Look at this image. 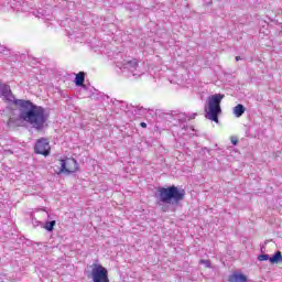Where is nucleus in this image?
I'll return each mask as SVG.
<instances>
[{"instance_id": "1", "label": "nucleus", "mask_w": 282, "mask_h": 282, "mask_svg": "<svg viewBox=\"0 0 282 282\" xmlns=\"http://www.w3.org/2000/svg\"><path fill=\"white\" fill-rule=\"evenodd\" d=\"M0 96L4 102L20 107V120L31 124L36 131H43L47 127L50 112L41 106L32 104L30 100L17 99L8 84H0Z\"/></svg>"}, {"instance_id": "2", "label": "nucleus", "mask_w": 282, "mask_h": 282, "mask_svg": "<svg viewBox=\"0 0 282 282\" xmlns=\"http://www.w3.org/2000/svg\"><path fill=\"white\" fill-rule=\"evenodd\" d=\"M186 192L184 189L177 188V186L172 185L170 187H161L159 189V197L163 204H172V206H177L180 202L184 199Z\"/></svg>"}, {"instance_id": "3", "label": "nucleus", "mask_w": 282, "mask_h": 282, "mask_svg": "<svg viewBox=\"0 0 282 282\" xmlns=\"http://www.w3.org/2000/svg\"><path fill=\"white\" fill-rule=\"evenodd\" d=\"M221 100L224 95L215 94L208 97L207 104L205 105L206 118L213 120V122H219V113H221Z\"/></svg>"}, {"instance_id": "4", "label": "nucleus", "mask_w": 282, "mask_h": 282, "mask_svg": "<svg viewBox=\"0 0 282 282\" xmlns=\"http://www.w3.org/2000/svg\"><path fill=\"white\" fill-rule=\"evenodd\" d=\"M116 67H118L128 78H140L144 70L138 64V59H123L122 62H116Z\"/></svg>"}, {"instance_id": "5", "label": "nucleus", "mask_w": 282, "mask_h": 282, "mask_svg": "<svg viewBox=\"0 0 282 282\" xmlns=\"http://www.w3.org/2000/svg\"><path fill=\"white\" fill-rule=\"evenodd\" d=\"M78 171V163L74 159L58 160L55 164V173H76Z\"/></svg>"}, {"instance_id": "6", "label": "nucleus", "mask_w": 282, "mask_h": 282, "mask_svg": "<svg viewBox=\"0 0 282 282\" xmlns=\"http://www.w3.org/2000/svg\"><path fill=\"white\" fill-rule=\"evenodd\" d=\"M90 275L93 282H109V271L100 264H93Z\"/></svg>"}, {"instance_id": "7", "label": "nucleus", "mask_w": 282, "mask_h": 282, "mask_svg": "<svg viewBox=\"0 0 282 282\" xmlns=\"http://www.w3.org/2000/svg\"><path fill=\"white\" fill-rule=\"evenodd\" d=\"M50 141L47 139H40L35 143V153L40 155H50Z\"/></svg>"}, {"instance_id": "8", "label": "nucleus", "mask_w": 282, "mask_h": 282, "mask_svg": "<svg viewBox=\"0 0 282 282\" xmlns=\"http://www.w3.org/2000/svg\"><path fill=\"white\" fill-rule=\"evenodd\" d=\"M229 282H246L248 281V278L243 275L242 273H232L229 275L228 279Z\"/></svg>"}, {"instance_id": "9", "label": "nucleus", "mask_w": 282, "mask_h": 282, "mask_svg": "<svg viewBox=\"0 0 282 282\" xmlns=\"http://www.w3.org/2000/svg\"><path fill=\"white\" fill-rule=\"evenodd\" d=\"M246 113V107L241 104H238L236 107H234V116L236 118H241Z\"/></svg>"}, {"instance_id": "10", "label": "nucleus", "mask_w": 282, "mask_h": 282, "mask_svg": "<svg viewBox=\"0 0 282 282\" xmlns=\"http://www.w3.org/2000/svg\"><path fill=\"white\" fill-rule=\"evenodd\" d=\"M84 83H85V73L80 72L75 77V85L77 87H84L85 86Z\"/></svg>"}, {"instance_id": "11", "label": "nucleus", "mask_w": 282, "mask_h": 282, "mask_svg": "<svg viewBox=\"0 0 282 282\" xmlns=\"http://www.w3.org/2000/svg\"><path fill=\"white\" fill-rule=\"evenodd\" d=\"M270 263H279L282 261L281 251H276L271 258H269Z\"/></svg>"}, {"instance_id": "12", "label": "nucleus", "mask_w": 282, "mask_h": 282, "mask_svg": "<svg viewBox=\"0 0 282 282\" xmlns=\"http://www.w3.org/2000/svg\"><path fill=\"white\" fill-rule=\"evenodd\" d=\"M54 226H56V220L46 221L43 228L48 232H52V230H54Z\"/></svg>"}, {"instance_id": "13", "label": "nucleus", "mask_w": 282, "mask_h": 282, "mask_svg": "<svg viewBox=\"0 0 282 282\" xmlns=\"http://www.w3.org/2000/svg\"><path fill=\"white\" fill-rule=\"evenodd\" d=\"M12 9V4L8 0H0V10H10Z\"/></svg>"}, {"instance_id": "14", "label": "nucleus", "mask_w": 282, "mask_h": 282, "mask_svg": "<svg viewBox=\"0 0 282 282\" xmlns=\"http://www.w3.org/2000/svg\"><path fill=\"white\" fill-rule=\"evenodd\" d=\"M31 221L34 227L36 226H43V223L39 221L34 215H31Z\"/></svg>"}, {"instance_id": "15", "label": "nucleus", "mask_w": 282, "mask_h": 282, "mask_svg": "<svg viewBox=\"0 0 282 282\" xmlns=\"http://www.w3.org/2000/svg\"><path fill=\"white\" fill-rule=\"evenodd\" d=\"M268 259H270V256H268V254H261L258 257L259 261H268Z\"/></svg>"}, {"instance_id": "16", "label": "nucleus", "mask_w": 282, "mask_h": 282, "mask_svg": "<svg viewBox=\"0 0 282 282\" xmlns=\"http://www.w3.org/2000/svg\"><path fill=\"white\" fill-rule=\"evenodd\" d=\"M199 263L205 265V268H210V260H200Z\"/></svg>"}, {"instance_id": "17", "label": "nucleus", "mask_w": 282, "mask_h": 282, "mask_svg": "<svg viewBox=\"0 0 282 282\" xmlns=\"http://www.w3.org/2000/svg\"><path fill=\"white\" fill-rule=\"evenodd\" d=\"M118 105H121V111H127V102L124 101H118Z\"/></svg>"}, {"instance_id": "18", "label": "nucleus", "mask_w": 282, "mask_h": 282, "mask_svg": "<svg viewBox=\"0 0 282 282\" xmlns=\"http://www.w3.org/2000/svg\"><path fill=\"white\" fill-rule=\"evenodd\" d=\"M41 214L43 215V217H47V219H50V213H47V210L41 209Z\"/></svg>"}, {"instance_id": "19", "label": "nucleus", "mask_w": 282, "mask_h": 282, "mask_svg": "<svg viewBox=\"0 0 282 282\" xmlns=\"http://www.w3.org/2000/svg\"><path fill=\"white\" fill-rule=\"evenodd\" d=\"M39 14H41L39 15L40 19H45V14H43L41 11H39Z\"/></svg>"}, {"instance_id": "20", "label": "nucleus", "mask_w": 282, "mask_h": 282, "mask_svg": "<svg viewBox=\"0 0 282 282\" xmlns=\"http://www.w3.org/2000/svg\"><path fill=\"white\" fill-rule=\"evenodd\" d=\"M140 127H142V129H147V123L145 122H141Z\"/></svg>"}, {"instance_id": "21", "label": "nucleus", "mask_w": 282, "mask_h": 282, "mask_svg": "<svg viewBox=\"0 0 282 282\" xmlns=\"http://www.w3.org/2000/svg\"><path fill=\"white\" fill-rule=\"evenodd\" d=\"M237 142H238L237 139H235V138L231 139V143H232L235 147H236Z\"/></svg>"}, {"instance_id": "22", "label": "nucleus", "mask_w": 282, "mask_h": 282, "mask_svg": "<svg viewBox=\"0 0 282 282\" xmlns=\"http://www.w3.org/2000/svg\"><path fill=\"white\" fill-rule=\"evenodd\" d=\"M8 124H12V118L9 119Z\"/></svg>"}, {"instance_id": "23", "label": "nucleus", "mask_w": 282, "mask_h": 282, "mask_svg": "<svg viewBox=\"0 0 282 282\" xmlns=\"http://www.w3.org/2000/svg\"><path fill=\"white\" fill-rule=\"evenodd\" d=\"M240 59H241V57H239V56H238V57H236V61H240Z\"/></svg>"}]
</instances>
